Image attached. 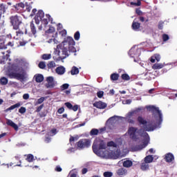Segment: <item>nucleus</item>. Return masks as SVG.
<instances>
[{"mask_svg":"<svg viewBox=\"0 0 177 177\" xmlns=\"http://www.w3.org/2000/svg\"><path fill=\"white\" fill-rule=\"evenodd\" d=\"M28 43V41L27 40H22L19 42V45L18 46L24 47Z\"/></svg>","mask_w":177,"mask_h":177,"instance_id":"37998d69","label":"nucleus"},{"mask_svg":"<svg viewBox=\"0 0 177 177\" xmlns=\"http://www.w3.org/2000/svg\"><path fill=\"white\" fill-rule=\"evenodd\" d=\"M59 34L62 35V37H66V35H67V32L66 30H62V31H60Z\"/></svg>","mask_w":177,"mask_h":177,"instance_id":"4d7b16f0","label":"nucleus"},{"mask_svg":"<svg viewBox=\"0 0 177 177\" xmlns=\"http://www.w3.org/2000/svg\"><path fill=\"white\" fill-rule=\"evenodd\" d=\"M142 0H138L137 3H134V2H131L130 5L131 6H140L142 5Z\"/></svg>","mask_w":177,"mask_h":177,"instance_id":"a19ab883","label":"nucleus"},{"mask_svg":"<svg viewBox=\"0 0 177 177\" xmlns=\"http://www.w3.org/2000/svg\"><path fill=\"white\" fill-rule=\"evenodd\" d=\"M140 26H141L140 23L133 20L132 25H131V28H132L133 30H134V31H139V30L140 28Z\"/></svg>","mask_w":177,"mask_h":177,"instance_id":"dca6fc26","label":"nucleus"},{"mask_svg":"<svg viewBox=\"0 0 177 177\" xmlns=\"http://www.w3.org/2000/svg\"><path fill=\"white\" fill-rule=\"evenodd\" d=\"M158 28L159 30L163 29V22L162 21H159L158 25Z\"/></svg>","mask_w":177,"mask_h":177,"instance_id":"5fc2aeb1","label":"nucleus"},{"mask_svg":"<svg viewBox=\"0 0 177 177\" xmlns=\"http://www.w3.org/2000/svg\"><path fill=\"white\" fill-rule=\"evenodd\" d=\"M6 123L8 126L12 127L15 131L19 130V126H17V124L15 123V122H13L12 120L8 119Z\"/></svg>","mask_w":177,"mask_h":177,"instance_id":"a211bd4d","label":"nucleus"},{"mask_svg":"<svg viewBox=\"0 0 177 177\" xmlns=\"http://www.w3.org/2000/svg\"><path fill=\"white\" fill-rule=\"evenodd\" d=\"M46 81H47V84H46V87L47 88H54L55 86V84L54 82V78L53 77H48L46 78Z\"/></svg>","mask_w":177,"mask_h":177,"instance_id":"ddd939ff","label":"nucleus"},{"mask_svg":"<svg viewBox=\"0 0 177 177\" xmlns=\"http://www.w3.org/2000/svg\"><path fill=\"white\" fill-rule=\"evenodd\" d=\"M136 13L138 15V16H142L143 12L141 11L140 8H136Z\"/></svg>","mask_w":177,"mask_h":177,"instance_id":"de8ad7c7","label":"nucleus"},{"mask_svg":"<svg viewBox=\"0 0 177 177\" xmlns=\"http://www.w3.org/2000/svg\"><path fill=\"white\" fill-rule=\"evenodd\" d=\"M75 42L72 37H68L64 41L57 46L58 50L57 55L58 59L60 60H64L69 56V53H75L77 52L76 48L74 47Z\"/></svg>","mask_w":177,"mask_h":177,"instance_id":"f03ea898","label":"nucleus"},{"mask_svg":"<svg viewBox=\"0 0 177 177\" xmlns=\"http://www.w3.org/2000/svg\"><path fill=\"white\" fill-rule=\"evenodd\" d=\"M163 67H164V65L162 64H154L152 66V68L153 70L161 69V68H163Z\"/></svg>","mask_w":177,"mask_h":177,"instance_id":"c85d7f7f","label":"nucleus"},{"mask_svg":"<svg viewBox=\"0 0 177 177\" xmlns=\"http://www.w3.org/2000/svg\"><path fill=\"white\" fill-rule=\"evenodd\" d=\"M80 73L79 68L76 66L72 67V70H71V74L72 75H77Z\"/></svg>","mask_w":177,"mask_h":177,"instance_id":"cd10ccee","label":"nucleus"},{"mask_svg":"<svg viewBox=\"0 0 177 177\" xmlns=\"http://www.w3.org/2000/svg\"><path fill=\"white\" fill-rule=\"evenodd\" d=\"M38 67L39 68H41V69H44L46 68V62H40L38 64Z\"/></svg>","mask_w":177,"mask_h":177,"instance_id":"58836bf2","label":"nucleus"},{"mask_svg":"<svg viewBox=\"0 0 177 177\" xmlns=\"http://www.w3.org/2000/svg\"><path fill=\"white\" fill-rule=\"evenodd\" d=\"M154 59L156 60V62H160V55L159 54H155L154 55Z\"/></svg>","mask_w":177,"mask_h":177,"instance_id":"864d4df0","label":"nucleus"},{"mask_svg":"<svg viewBox=\"0 0 177 177\" xmlns=\"http://www.w3.org/2000/svg\"><path fill=\"white\" fill-rule=\"evenodd\" d=\"M37 12V8H33V10H32V12H31V14H30V17H34V16H35Z\"/></svg>","mask_w":177,"mask_h":177,"instance_id":"13d9d810","label":"nucleus"},{"mask_svg":"<svg viewBox=\"0 0 177 177\" xmlns=\"http://www.w3.org/2000/svg\"><path fill=\"white\" fill-rule=\"evenodd\" d=\"M55 32V28L53 26H50L49 28L46 31V33H53Z\"/></svg>","mask_w":177,"mask_h":177,"instance_id":"79ce46f5","label":"nucleus"},{"mask_svg":"<svg viewBox=\"0 0 177 177\" xmlns=\"http://www.w3.org/2000/svg\"><path fill=\"white\" fill-rule=\"evenodd\" d=\"M97 95L99 98H102L104 95V92L103 91H99V92H97Z\"/></svg>","mask_w":177,"mask_h":177,"instance_id":"052dcab7","label":"nucleus"},{"mask_svg":"<svg viewBox=\"0 0 177 177\" xmlns=\"http://www.w3.org/2000/svg\"><path fill=\"white\" fill-rule=\"evenodd\" d=\"M162 39L163 42H166L169 39V36L167 34H162Z\"/></svg>","mask_w":177,"mask_h":177,"instance_id":"ea45409f","label":"nucleus"},{"mask_svg":"<svg viewBox=\"0 0 177 177\" xmlns=\"http://www.w3.org/2000/svg\"><path fill=\"white\" fill-rule=\"evenodd\" d=\"M35 82L37 83H41L44 80V77L41 74H37V75H35Z\"/></svg>","mask_w":177,"mask_h":177,"instance_id":"5701e85b","label":"nucleus"},{"mask_svg":"<svg viewBox=\"0 0 177 177\" xmlns=\"http://www.w3.org/2000/svg\"><path fill=\"white\" fill-rule=\"evenodd\" d=\"M141 171H148L149 169V165L145 162H142L140 164Z\"/></svg>","mask_w":177,"mask_h":177,"instance_id":"4be33fe9","label":"nucleus"},{"mask_svg":"<svg viewBox=\"0 0 177 177\" xmlns=\"http://www.w3.org/2000/svg\"><path fill=\"white\" fill-rule=\"evenodd\" d=\"M107 147L117 148V144L113 141H109L107 142Z\"/></svg>","mask_w":177,"mask_h":177,"instance_id":"c9c22d12","label":"nucleus"},{"mask_svg":"<svg viewBox=\"0 0 177 177\" xmlns=\"http://www.w3.org/2000/svg\"><path fill=\"white\" fill-rule=\"evenodd\" d=\"M138 131V128L136 127H130L127 131L129 138L135 142H137L140 139L138 135L137 134Z\"/></svg>","mask_w":177,"mask_h":177,"instance_id":"0eeeda50","label":"nucleus"},{"mask_svg":"<svg viewBox=\"0 0 177 177\" xmlns=\"http://www.w3.org/2000/svg\"><path fill=\"white\" fill-rule=\"evenodd\" d=\"M30 98V95L28 93H26L23 95V99L24 100H28Z\"/></svg>","mask_w":177,"mask_h":177,"instance_id":"0e129e2a","label":"nucleus"},{"mask_svg":"<svg viewBox=\"0 0 177 177\" xmlns=\"http://www.w3.org/2000/svg\"><path fill=\"white\" fill-rule=\"evenodd\" d=\"M26 160L28 162H32L34 161V156L32 154H28Z\"/></svg>","mask_w":177,"mask_h":177,"instance_id":"f704fd0d","label":"nucleus"},{"mask_svg":"<svg viewBox=\"0 0 177 177\" xmlns=\"http://www.w3.org/2000/svg\"><path fill=\"white\" fill-rule=\"evenodd\" d=\"M44 15L45 14L43 10H39V11H37V14L35 16V21L37 25H39L40 24V21L42 20V19H44Z\"/></svg>","mask_w":177,"mask_h":177,"instance_id":"9d476101","label":"nucleus"},{"mask_svg":"<svg viewBox=\"0 0 177 177\" xmlns=\"http://www.w3.org/2000/svg\"><path fill=\"white\" fill-rule=\"evenodd\" d=\"M99 133V129L93 128L91 130L90 135L91 136H97Z\"/></svg>","mask_w":177,"mask_h":177,"instance_id":"7c9ffc66","label":"nucleus"},{"mask_svg":"<svg viewBox=\"0 0 177 177\" xmlns=\"http://www.w3.org/2000/svg\"><path fill=\"white\" fill-rule=\"evenodd\" d=\"M122 80L124 81H129L131 80V77L129 76V74L124 73L121 75Z\"/></svg>","mask_w":177,"mask_h":177,"instance_id":"72a5a7b5","label":"nucleus"},{"mask_svg":"<svg viewBox=\"0 0 177 177\" xmlns=\"http://www.w3.org/2000/svg\"><path fill=\"white\" fill-rule=\"evenodd\" d=\"M39 115L40 118H43L46 116V112H41L40 113H39Z\"/></svg>","mask_w":177,"mask_h":177,"instance_id":"69168bd1","label":"nucleus"},{"mask_svg":"<svg viewBox=\"0 0 177 177\" xmlns=\"http://www.w3.org/2000/svg\"><path fill=\"white\" fill-rule=\"evenodd\" d=\"M165 162L167 163H171L174 160V156L171 153H167L165 156Z\"/></svg>","mask_w":177,"mask_h":177,"instance_id":"4468645a","label":"nucleus"},{"mask_svg":"<svg viewBox=\"0 0 177 177\" xmlns=\"http://www.w3.org/2000/svg\"><path fill=\"white\" fill-rule=\"evenodd\" d=\"M20 106H21V104L17 103V104H15L11 106L10 108H8V109H7V111H12V110H13V109H16V108H19V107H20Z\"/></svg>","mask_w":177,"mask_h":177,"instance_id":"e433bc0d","label":"nucleus"},{"mask_svg":"<svg viewBox=\"0 0 177 177\" xmlns=\"http://www.w3.org/2000/svg\"><path fill=\"white\" fill-rule=\"evenodd\" d=\"M30 30L32 34L35 36L37 34V27L35 26V24L34 23L33 21H32L30 24Z\"/></svg>","mask_w":177,"mask_h":177,"instance_id":"aec40b11","label":"nucleus"},{"mask_svg":"<svg viewBox=\"0 0 177 177\" xmlns=\"http://www.w3.org/2000/svg\"><path fill=\"white\" fill-rule=\"evenodd\" d=\"M46 18H42L40 21H41L42 24L44 26H47L48 24V21L53 24V19L51 17L50 14H46Z\"/></svg>","mask_w":177,"mask_h":177,"instance_id":"9b49d317","label":"nucleus"},{"mask_svg":"<svg viewBox=\"0 0 177 177\" xmlns=\"http://www.w3.org/2000/svg\"><path fill=\"white\" fill-rule=\"evenodd\" d=\"M55 71L59 75H63L66 72V68L64 66H59L56 68Z\"/></svg>","mask_w":177,"mask_h":177,"instance_id":"b1692460","label":"nucleus"},{"mask_svg":"<svg viewBox=\"0 0 177 177\" xmlns=\"http://www.w3.org/2000/svg\"><path fill=\"white\" fill-rule=\"evenodd\" d=\"M7 75L10 79H17L18 80H22V81L25 80L26 79L25 72L19 73H17L16 71L10 70L8 71Z\"/></svg>","mask_w":177,"mask_h":177,"instance_id":"423d86ee","label":"nucleus"},{"mask_svg":"<svg viewBox=\"0 0 177 177\" xmlns=\"http://www.w3.org/2000/svg\"><path fill=\"white\" fill-rule=\"evenodd\" d=\"M113 176V173L111 171H105L104 173V177H111Z\"/></svg>","mask_w":177,"mask_h":177,"instance_id":"09e8293b","label":"nucleus"},{"mask_svg":"<svg viewBox=\"0 0 177 177\" xmlns=\"http://www.w3.org/2000/svg\"><path fill=\"white\" fill-rule=\"evenodd\" d=\"M74 38L75 41H79L80 39V31H77L74 35Z\"/></svg>","mask_w":177,"mask_h":177,"instance_id":"a18cd8bd","label":"nucleus"},{"mask_svg":"<svg viewBox=\"0 0 177 177\" xmlns=\"http://www.w3.org/2000/svg\"><path fill=\"white\" fill-rule=\"evenodd\" d=\"M7 53L8 54L3 55L2 58H0V64H6L7 60L9 59V57H10V55H9L10 53V51L7 50Z\"/></svg>","mask_w":177,"mask_h":177,"instance_id":"2eb2a0df","label":"nucleus"},{"mask_svg":"<svg viewBox=\"0 0 177 177\" xmlns=\"http://www.w3.org/2000/svg\"><path fill=\"white\" fill-rule=\"evenodd\" d=\"M9 20L12 29L15 30L20 29V27L24 24V19L19 15H11Z\"/></svg>","mask_w":177,"mask_h":177,"instance_id":"7ed1b4c3","label":"nucleus"},{"mask_svg":"<svg viewBox=\"0 0 177 177\" xmlns=\"http://www.w3.org/2000/svg\"><path fill=\"white\" fill-rule=\"evenodd\" d=\"M65 105L66 106V107L69 109L71 110V109L73 108V105L70 103V102H66L65 103Z\"/></svg>","mask_w":177,"mask_h":177,"instance_id":"680f3d73","label":"nucleus"},{"mask_svg":"<svg viewBox=\"0 0 177 177\" xmlns=\"http://www.w3.org/2000/svg\"><path fill=\"white\" fill-rule=\"evenodd\" d=\"M14 8L17 13H23L24 11L25 4L23 3H19L15 4V6H14Z\"/></svg>","mask_w":177,"mask_h":177,"instance_id":"f8f14e48","label":"nucleus"},{"mask_svg":"<svg viewBox=\"0 0 177 177\" xmlns=\"http://www.w3.org/2000/svg\"><path fill=\"white\" fill-rule=\"evenodd\" d=\"M91 146V140L88 138L81 139L77 143V147L80 149L88 148Z\"/></svg>","mask_w":177,"mask_h":177,"instance_id":"1a4fd4ad","label":"nucleus"},{"mask_svg":"<svg viewBox=\"0 0 177 177\" xmlns=\"http://www.w3.org/2000/svg\"><path fill=\"white\" fill-rule=\"evenodd\" d=\"M41 57L42 60H50V59L52 58V55L51 54H43Z\"/></svg>","mask_w":177,"mask_h":177,"instance_id":"c756f323","label":"nucleus"},{"mask_svg":"<svg viewBox=\"0 0 177 177\" xmlns=\"http://www.w3.org/2000/svg\"><path fill=\"white\" fill-rule=\"evenodd\" d=\"M44 104L40 105L39 107L37 108L36 112L37 113L40 112L42 110V109L44 108Z\"/></svg>","mask_w":177,"mask_h":177,"instance_id":"6e6d98bb","label":"nucleus"},{"mask_svg":"<svg viewBox=\"0 0 177 177\" xmlns=\"http://www.w3.org/2000/svg\"><path fill=\"white\" fill-rule=\"evenodd\" d=\"M7 9H8V7H7L6 4H3V3L0 4V12L2 15L6 12Z\"/></svg>","mask_w":177,"mask_h":177,"instance_id":"bb28decb","label":"nucleus"},{"mask_svg":"<svg viewBox=\"0 0 177 177\" xmlns=\"http://www.w3.org/2000/svg\"><path fill=\"white\" fill-rule=\"evenodd\" d=\"M149 111L152 113V115L154 117L158 124H161L162 122V113L160 111L159 108L156 107L155 106H149L146 107Z\"/></svg>","mask_w":177,"mask_h":177,"instance_id":"20e7f679","label":"nucleus"},{"mask_svg":"<svg viewBox=\"0 0 177 177\" xmlns=\"http://www.w3.org/2000/svg\"><path fill=\"white\" fill-rule=\"evenodd\" d=\"M144 108L140 107L138 109H136L135 111H131V112H129L127 113V122L129 124H134L136 121L133 119V117L136 115L138 113L140 112L141 111H143Z\"/></svg>","mask_w":177,"mask_h":177,"instance_id":"6e6552de","label":"nucleus"},{"mask_svg":"<svg viewBox=\"0 0 177 177\" xmlns=\"http://www.w3.org/2000/svg\"><path fill=\"white\" fill-rule=\"evenodd\" d=\"M24 35V32L23 30H20V28H19L18 30L16 31L17 37H21Z\"/></svg>","mask_w":177,"mask_h":177,"instance_id":"c03bdc74","label":"nucleus"},{"mask_svg":"<svg viewBox=\"0 0 177 177\" xmlns=\"http://www.w3.org/2000/svg\"><path fill=\"white\" fill-rule=\"evenodd\" d=\"M8 82V80L6 77H2L1 79H0V84L2 86H4V85H6Z\"/></svg>","mask_w":177,"mask_h":177,"instance_id":"473e14b6","label":"nucleus"},{"mask_svg":"<svg viewBox=\"0 0 177 177\" xmlns=\"http://www.w3.org/2000/svg\"><path fill=\"white\" fill-rule=\"evenodd\" d=\"M31 10H32V7H31L30 6H26V10L28 12H31Z\"/></svg>","mask_w":177,"mask_h":177,"instance_id":"338daca9","label":"nucleus"},{"mask_svg":"<svg viewBox=\"0 0 177 177\" xmlns=\"http://www.w3.org/2000/svg\"><path fill=\"white\" fill-rule=\"evenodd\" d=\"M133 162L131 160H127L123 162V167L124 168H131V167H133Z\"/></svg>","mask_w":177,"mask_h":177,"instance_id":"412c9836","label":"nucleus"},{"mask_svg":"<svg viewBox=\"0 0 177 177\" xmlns=\"http://www.w3.org/2000/svg\"><path fill=\"white\" fill-rule=\"evenodd\" d=\"M26 112V109L25 107H21L19 109V113L24 114Z\"/></svg>","mask_w":177,"mask_h":177,"instance_id":"3c124183","label":"nucleus"},{"mask_svg":"<svg viewBox=\"0 0 177 177\" xmlns=\"http://www.w3.org/2000/svg\"><path fill=\"white\" fill-rule=\"evenodd\" d=\"M153 157L151 155L147 156L144 158V162L147 164H150V163L153 162Z\"/></svg>","mask_w":177,"mask_h":177,"instance_id":"393cba45","label":"nucleus"},{"mask_svg":"<svg viewBox=\"0 0 177 177\" xmlns=\"http://www.w3.org/2000/svg\"><path fill=\"white\" fill-rule=\"evenodd\" d=\"M55 66H56V64L54 61H50L47 64L48 68H55Z\"/></svg>","mask_w":177,"mask_h":177,"instance_id":"2f4dec72","label":"nucleus"},{"mask_svg":"<svg viewBox=\"0 0 177 177\" xmlns=\"http://www.w3.org/2000/svg\"><path fill=\"white\" fill-rule=\"evenodd\" d=\"M64 112V107H61L60 109H59L57 110V113L59 114H62Z\"/></svg>","mask_w":177,"mask_h":177,"instance_id":"e2e57ef3","label":"nucleus"},{"mask_svg":"<svg viewBox=\"0 0 177 177\" xmlns=\"http://www.w3.org/2000/svg\"><path fill=\"white\" fill-rule=\"evenodd\" d=\"M93 106L100 109H104L106 107V104L101 101L95 102Z\"/></svg>","mask_w":177,"mask_h":177,"instance_id":"f3484780","label":"nucleus"},{"mask_svg":"<svg viewBox=\"0 0 177 177\" xmlns=\"http://www.w3.org/2000/svg\"><path fill=\"white\" fill-rule=\"evenodd\" d=\"M46 98L44 97H41V98L38 99L36 104H41L45 101Z\"/></svg>","mask_w":177,"mask_h":177,"instance_id":"49530a36","label":"nucleus"},{"mask_svg":"<svg viewBox=\"0 0 177 177\" xmlns=\"http://www.w3.org/2000/svg\"><path fill=\"white\" fill-rule=\"evenodd\" d=\"M128 174V170L125 168H120L117 170V174L118 176H125Z\"/></svg>","mask_w":177,"mask_h":177,"instance_id":"6ab92c4d","label":"nucleus"},{"mask_svg":"<svg viewBox=\"0 0 177 177\" xmlns=\"http://www.w3.org/2000/svg\"><path fill=\"white\" fill-rule=\"evenodd\" d=\"M71 110H73L74 111H77L78 110V106L75 105L74 106H72V109Z\"/></svg>","mask_w":177,"mask_h":177,"instance_id":"774afa93","label":"nucleus"},{"mask_svg":"<svg viewBox=\"0 0 177 177\" xmlns=\"http://www.w3.org/2000/svg\"><path fill=\"white\" fill-rule=\"evenodd\" d=\"M78 138H75L73 136H71V138H69V142H75V140H77Z\"/></svg>","mask_w":177,"mask_h":177,"instance_id":"bf43d9fd","label":"nucleus"},{"mask_svg":"<svg viewBox=\"0 0 177 177\" xmlns=\"http://www.w3.org/2000/svg\"><path fill=\"white\" fill-rule=\"evenodd\" d=\"M137 121L140 125H143V131H153L156 129V127L151 122L145 120L142 116H138Z\"/></svg>","mask_w":177,"mask_h":177,"instance_id":"39448f33","label":"nucleus"},{"mask_svg":"<svg viewBox=\"0 0 177 177\" xmlns=\"http://www.w3.org/2000/svg\"><path fill=\"white\" fill-rule=\"evenodd\" d=\"M93 151L95 154L100 157H106L109 159L117 160L120 155L117 152L111 151L110 152L106 150V145L104 140L96 138L93 144Z\"/></svg>","mask_w":177,"mask_h":177,"instance_id":"f257e3e1","label":"nucleus"},{"mask_svg":"<svg viewBox=\"0 0 177 177\" xmlns=\"http://www.w3.org/2000/svg\"><path fill=\"white\" fill-rule=\"evenodd\" d=\"M6 49L5 41L0 38V50Z\"/></svg>","mask_w":177,"mask_h":177,"instance_id":"4c0bfd02","label":"nucleus"},{"mask_svg":"<svg viewBox=\"0 0 177 177\" xmlns=\"http://www.w3.org/2000/svg\"><path fill=\"white\" fill-rule=\"evenodd\" d=\"M14 45L15 44L13 43V41H9L6 44H5L6 49L7 48V46L13 47Z\"/></svg>","mask_w":177,"mask_h":177,"instance_id":"603ef678","label":"nucleus"},{"mask_svg":"<svg viewBox=\"0 0 177 177\" xmlns=\"http://www.w3.org/2000/svg\"><path fill=\"white\" fill-rule=\"evenodd\" d=\"M120 78V75L118 73H112L110 76V79L111 81H117Z\"/></svg>","mask_w":177,"mask_h":177,"instance_id":"a878e982","label":"nucleus"},{"mask_svg":"<svg viewBox=\"0 0 177 177\" xmlns=\"http://www.w3.org/2000/svg\"><path fill=\"white\" fill-rule=\"evenodd\" d=\"M69 87V84H64L63 85L61 86V90L62 91H64V90H66L67 88H68Z\"/></svg>","mask_w":177,"mask_h":177,"instance_id":"8fccbe9b","label":"nucleus"}]
</instances>
